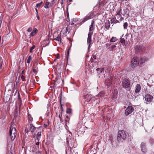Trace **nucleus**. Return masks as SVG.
<instances>
[{
  "mask_svg": "<svg viewBox=\"0 0 154 154\" xmlns=\"http://www.w3.org/2000/svg\"><path fill=\"white\" fill-rule=\"evenodd\" d=\"M130 85V82L128 79L125 78L123 79L122 82V86L124 88H128Z\"/></svg>",
  "mask_w": 154,
  "mask_h": 154,
  "instance_id": "nucleus-3",
  "label": "nucleus"
},
{
  "mask_svg": "<svg viewBox=\"0 0 154 154\" xmlns=\"http://www.w3.org/2000/svg\"><path fill=\"white\" fill-rule=\"evenodd\" d=\"M38 32V30L36 28H34L32 32L29 35V37L35 35Z\"/></svg>",
  "mask_w": 154,
  "mask_h": 154,
  "instance_id": "nucleus-16",
  "label": "nucleus"
},
{
  "mask_svg": "<svg viewBox=\"0 0 154 154\" xmlns=\"http://www.w3.org/2000/svg\"><path fill=\"white\" fill-rule=\"evenodd\" d=\"M36 145H37V146H38L39 145V142H38V141L36 142V144H35Z\"/></svg>",
  "mask_w": 154,
  "mask_h": 154,
  "instance_id": "nucleus-59",
  "label": "nucleus"
},
{
  "mask_svg": "<svg viewBox=\"0 0 154 154\" xmlns=\"http://www.w3.org/2000/svg\"><path fill=\"white\" fill-rule=\"evenodd\" d=\"M146 60L145 58L144 57H138V65L140 66H141L143 65Z\"/></svg>",
  "mask_w": 154,
  "mask_h": 154,
  "instance_id": "nucleus-7",
  "label": "nucleus"
},
{
  "mask_svg": "<svg viewBox=\"0 0 154 154\" xmlns=\"http://www.w3.org/2000/svg\"><path fill=\"white\" fill-rule=\"evenodd\" d=\"M17 93V95H18V99L20 101H21V98H20V93H19V92L18 91H17V90H16L15 92V94H14V95H15Z\"/></svg>",
  "mask_w": 154,
  "mask_h": 154,
  "instance_id": "nucleus-28",
  "label": "nucleus"
},
{
  "mask_svg": "<svg viewBox=\"0 0 154 154\" xmlns=\"http://www.w3.org/2000/svg\"><path fill=\"white\" fill-rule=\"evenodd\" d=\"M93 150H94V149H93L92 148H91V152H90L91 153V154H93V153L94 154H95L97 152L96 150H95V151L94 150L93 151Z\"/></svg>",
  "mask_w": 154,
  "mask_h": 154,
  "instance_id": "nucleus-38",
  "label": "nucleus"
},
{
  "mask_svg": "<svg viewBox=\"0 0 154 154\" xmlns=\"http://www.w3.org/2000/svg\"><path fill=\"white\" fill-rule=\"evenodd\" d=\"M66 10H67V12H66V14H67V17L66 19V20L67 21V22H70V20H69V13L68 12V5L66 7Z\"/></svg>",
  "mask_w": 154,
  "mask_h": 154,
  "instance_id": "nucleus-23",
  "label": "nucleus"
},
{
  "mask_svg": "<svg viewBox=\"0 0 154 154\" xmlns=\"http://www.w3.org/2000/svg\"><path fill=\"white\" fill-rule=\"evenodd\" d=\"M78 20V19L77 18H73L71 20V22H69V24H70L71 25H74V23L73 22H76Z\"/></svg>",
  "mask_w": 154,
  "mask_h": 154,
  "instance_id": "nucleus-25",
  "label": "nucleus"
},
{
  "mask_svg": "<svg viewBox=\"0 0 154 154\" xmlns=\"http://www.w3.org/2000/svg\"><path fill=\"white\" fill-rule=\"evenodd\" d=\"M116 40V39H110V42H115Z\"/></svg>",
  "mask_w": 154,
  "mask_h": 154,
  "instance_id": "nucleus-50",
  "label": "nucleus"
},
{
  "mask_svg": "<svg viewBox=\"0 0 154 154\" xmlns=\"http://www.w3.org/2000/svg\"><path fill=\"white\" fill-rule=\"evenodd\" d=\"M92 58L95 60L96 59L97 57L95 54H93L92 56L91 57Z\"/></svg>",
  "mask_w": 154,
  "mask_h": 154,
  "instance_id": "nucleus-48",
  "label": "nucleus"
},
{
  "mask_svg": "<svg viewBox=\"0 0 154 154\" xmlns=\"http://www.w3.org/2000/svg\"><path fill=\"white\" fill-rule=\"evenodd\" d=\"M11 95H13V93L11 94V95H10L9 94H5L4 98V100L6 102H8L10 100L11 98Z\"/></svg>",
  "mask_w": 154,
  "mask_h": 154,
  "instance_id": "nucleus-12",
  "label": "nucleus"
},
{
  "mask_svg": "<svg viewBox=\"0 0 154 154\" xmlns=\"http://www.w3.org/2000/svg\"><path fill=\"white\" fill-rule=\"evenodd\" d=\"M124 16L126 17H128L129 16V9L127 8H125L124 9Z\"/></svg>",
  "mask_w": 154,
  "mask_h": 154,
  "instance_id": "nucleus-19",
  "label": "nucleus"
},
{
  "mask_svg": "<svg viewBox=\"0 0 154 154\" xmlns=\"http://www.w3.org/2000/svg\"><path fill=\"white\" fill-rule=\"evenodd\" d=\"M18 115V111L17 110V109H16V113H15L14 115V117L15 118H16Z\"/></svg>",
  "mask_w": 154,
  "mask_h": 154,
  "instance_id": "nucleus-43",
  "label": "nucleus"
},
{
  "mask_svg": "<svg viewBox=\"0 0 154 154\" xmlns=\"http://www.w3.org/2000/svg\"><path fill=\"white\" fill-rule=\"evenodd\" d=\"M70 50V48H69L68 49V51L67 52V59H68V56L69 55V50Z\"/></svg>",
  "mask_w": 154,
  "mask_h": 154,
  "instance_id": "nucleus-45",
  "label": "nucleus"
},
{
  "mask_svg": "<svg viewBox=\"0 0 154 154\" xmlns=\"http://www.w3.org/2000/svg\"><path fill=\"white\" fill-rule=\"evenodd\" d=\"M35 11L36 12H37V14H38V10L37 9H35Z\"/></svg>",
  "mask_w": 154,
  "mask_h": 154,
  "instance_id": "nucleus-63",
  "label": "nucleus"
},
{
  "mask_svg": "<svg viewBox=\"0 0 154 154\" xmlns=\"http://www.w3.org/2000/svg\"><path fill=\"white\" fill-rule=\"evenodd\" d=\"M2 63H0V68H1V67H2Z\"/></svg>",
  "mask_w": 154,
  "mask_h": 154,
  "instance_id": "nucleus-60",
  "label": "nucleus"
},
{
  "mask_svg": "<svg viewBox=\"0 0 154 154\" xmlns=\"http://www.w3.org/2000/svg\"><path fill=\"white\" fill-rule=\"evenodd\" d=\"M132 139H133V137H132L131 136V137H130V141H131V140Z\"/></svg>",
  "mask_w": 154,
  "mask_h": 154,
  "instance_id": "nucleus-61",
  "label": "nucleus"
},
{
  "mask_svg": "<svg viewBox=\"0 0 154 154\" xmlns=\"http://www.w3.org/2000/svg\"><path fill=\"white\" fill-rule=\"evenodd\" d=\"M96 70L97 71V72L99 74L101 73H104L105 71V70L104 68H98L96 69Z\"/></svg>",
  "mask_w": 154,
  "mask_h": 154,
  "instance_id": "nucleus-21",
  "label": "nucleus"
},
{
  "mask_svg": "<svg viewBox=\"0 0 154 154\" xmlns=\"http://www.w3.org/2000/svg\"><path fill=\"white\" fill-rule=\"evenodd\" d=\"M32 59V57L31 56H29L28 57V59L27 60V63H30L31 60Z\"/></svg>",
  "mask_w": 154,
  "mask_h": 154,
  "instance_id": "nucleus-33",
  "label": "nucleus"
},
{
  "mask_svg": "<svg viewBox=\"0 0 154 154\" xmlns=\"http://www.w3.org/2000/svg\"><path fill=\"white\" fill-rule=\"evenodd\" d=\"M110 19H111L110 23H111L116 24L119 23V20H116V18L115 17Z\"/></svg>",
  "mask_w": 154,
  "mask_h": 154,
  "instance_id": "nucleus-17",
  "label": "nucleus"
},
{
  "mask_svg": "<svg viewBox=\"0 0 154 154\" xmlns=\"http://www.w3.org/2000/svg\"><path fill=\"white\" fill-rule=\"evenodd\" d=\"M66 140H67V142H66L68 144V145H69V140L68 139H67Z\"/></svg>",
  "mask_w": 154,
  "mask_h": 154,
  "instance_id": "nucleus-58",
  "label": "nucleus"
},
{
  "mask_svg": "<svg viewBox=\"0 0 154 154\" xmlns=\"http://www.w3.org/2000/svg\"><path fill=\"white\" fill-rule=\"evenodd\" d=\"M32 121V118L31 116H30L29 115V120L28 122L29 123L31 124V122Z\"/></svg>",
  "mask_w": 154,
  "mask_h": 154,
  "instance_id": "nucleus-39",
  "label": "nucleus"
},
{
  "mask_svg": "<svg viewBox=\"0 0 154 154\" xmlns=\"http://www.w3.org/2000/svg\"><path fill=\"white\" fill-rule=\"evenodd\" d=\"M93 33V32L91 31L90 32L88 33V37L87 38H91Z\"/></svg>",
  "mask_w": 154,
  "mask_h": 154,
  "instance_id": "nucleus-32",
  "label": "nucleus"
},
{
  "mask_svg": "<svg viewBox=\"0 0 154 154\" xmlns=\"http://www.w3.org/2000/svg\"><path fill=\"white\" fill-rule=\"evenodd\" d=\"M37 65H38L37 64L35 65H34L33 66V68H34V67L35 68L37 69H38Z\"/></svg>",
  "mask_w": 154,
  "mask_h": 154,
  "instance_id": "nucleus-51",
  "label": "nucleus"
},
{
  "mask_svg": "<svg viewBox=\"0 0 154 154\" xmlns=\"http://www.w3.org/2000/svg\"><path fill=\"white\" fill-rule=\"evenodd\" d=\"M36 70L37 69H36L34 68L33 69V72L34 73H35L37 72Z\"/></svg>",
  "mask_w": 154,
  "mask_h": 154,
  "instance_id": "nucleus-52",
  "label": "nucleus"
},
{
  "mask_svg": "<svg viewBox=\"0 0 154 154\" xmlns=\"http://www.w3.org/2000/svg\"><path fill=\"white\" fill-rule=\"evenodd\" d=\"M94 59L93 58H92V57H91L90 61L91 62H92L94 61Z\"/></svg>",
  "mask_w": 154,
  "mask_h": 154,
  "instance_id": "nucleus-57",
  "label": "nucleus"
},
{
  "mask_svg": "<svg viewBox=\"0 0 154 154\" xmlns=\"http://www.w3.org/2000/svg\"><path fill=\"white\" fill-rule=\"evenodd\" d=\"M127 137V134L124 131H119L117 140L119 141L123 142Z\"/></svg>",
  "mask_w": 154,
  "mask_h": 154,
  "instance_id": "nucleus-2",
  "label": "nucleus"
},
{
  "mask_svg": "<svg viewBox=\"0 0 154 154\" xmlns=\"http://www.w3.org/2000/svg\"><path fill=\"white\" fill-rule=\"evenodd\" d=\"M66 118L67 119H69V116H66Z\"/></svg>",
  "mask_w": 154,
  "mask_h": 154,
  "instance_id": "nucleus-64",
  "label": "nucleus"
},
{
  "mask_svg": "<svg viewBox=\"0 0 154 154\" xmlns=\"http://www.w3.org/2000/svg\"><path fill=\"white\" fill-rule=\"evenodd\" d=\"M110 27V22L109 20L108 22H106L105 23V27L106 29H107V30L109 29Z\"/></svg>",
  "mask_w": 154,
  "mask_h": 154,
  "instance_id": "nucleus-22",
  "label": "nucleus"
},
{
  "mask_svg": "<svg viewBox=\"0 0 154 154\" xmlns=\"http://www.w3.org/2000/svg\"><path fill=\"white\" fill-rule=\"evenodd\" d=\"M32 30V27H30L28 29L27 31L29 32H31Z\"/></svg>",
  "mask_w": 154,
  "mask_h": 154,
  "instance_id": "nucleus-44",
  "label": "nucleus"
},
{
  "mask_svg": "<svg viewBox=\"0 0 154 154\" xmlns=\"http://www.w3.org/2000/svg\"><path fill=\"white\" fill-rule=\"evenodd\" d=\"M120 42L123 45H125V39H120Z\"/></svg>",
  "mask_w": 154,
  "mask_h": 154,
  "instance_id": "nucleus-34",
  "label": "nucleus"
},
{
  "mask_svg": "<svg viewBox=\"0 0 154 154\" xmlns=\"http://www.w3.org/2000/svg\"><path fill=\"white\" fill-rule=\"evenodd\" d=\"M141 87L140 85L137 84L136 86V89L135 90V92L136 93H138L140 91Z\"/></svg>",
  "mask_w": 154,
  "mask_h": 154,
  "instance_id": "nucleus-18",
  "label": "nucleus"
},
{
  "mask_svg": "<svg viewBox=\"0 0 154 154\" xmlns=\"http://www.w3.org/2000/svg\"><path fill=\"white\" fill-rule=\"evenodd\" d=\"M117 11L118 12H117V13L116 14V16L118 19L119 20H121V19L122 18V17L121 16V8L118 9Z\"/></svg>",
  "mask_w": 154,
  "mask_h": 154,
  "instance_id": "nucleus-14",
  "label": "nucleus"
},
{
  "mask_svg": "<svg viewBox=\"0 0 154 154\" xmlns=\"http://www.w3.org/2000/svg\"><path fill=\"white\" fill-rule=\"evenodd\" d=\"M56 58L57 59H59L60 58V57L59 56H58Z\"/></svg>",
  "mask_w": 154,
  "mask_h": 154,
  "instance_id": "nucleus-62",
  "label": "nucleus"
},
{
  "mask_svg": "<svg viewBox=\"0 0 154 154\" xmlns=\"http://www.w3.org/2000/svg\"><path fill=\"white\" fill-rule=\"evenodd\" d=\"M87 44L88 45V49L89 50L91 44V39H88Z\"/></svg>",
  "mask_w": 154,
  "mask_h": 154,
  "instance_id": "nucleus-27",
  "label": "nucleus"
},
{
  "mask_svg": "<svg viewBox=\"0 0 154 154\" xmlns=\"http://www.w3.org/2000/svg\"><path fill=\"white\" fill-rule=\"evenodd\" d=\"M29 128L27 126V125H26V127L25 130V131L26 133H28L29 131V130L28 129Z\"/></svg>",
  "mask_w": 154,
  "mask_h": 154,
  "instance_id": "nucleus-41",
  "label": "nucleus"
},
{
  "mask_svg": "<svg viewBox=\"0 0 154 154\" xmlns=\"http://www.w3.org/2000/svg\"><path fill=\"white\" fill-rule=\"evenodd\" d=\"M116 47L115 45H109V47L108 48V49L110 51H112L113 49Z\"/></svg>",
  "mask_w": 154,
  "mask_h": 154,
  "instance_id": "nucleus-29",
  "label": "nucleus"
},
{
  "mask_svg": "<svg viewBox=\"0 0 154 154\" xmlns=\"http://www.w3.org/2000/svg\"><path fill=\"white\" fill-rule=\"evenodd\" d=\"M21 79L23 81H25V77L24 75H22L21 76Z\"/></svg>",
  "mask_w": 154,
  "mask_h": 154,
  "instance_id": "nucleus-49",
  "label": "nucleus"
},
{
  "mask_svg": "<svg viewBox=\"0 0 154 154\" xmlns=\"http://www.w3.org/2000/svg\"><path fill=\"white\" fill-rule=\"evenodd\" d=\"M91 95H88L86 97L87 98L88 97L89 100H87V102H89L91 100Z\"/></svg>",
  "mask_w": 154,
  "mask_h": 154,
  "instance_id": "nucleus-42",
  "label": "nucleus"
},
{
  "mask_svg": "<svg viewBox=\"0 0 154 154\" xmlns=\"http://www.w3.org/2000/svg\"><path fill=\"white\" fill-rule=\"evenodd\" d=\"M112 77L110 75L108 76V78L106 79L105 84L108 87H109L112 84Z\"/></svg>",
  "mask_w": 154,
  "mask_h": 154,
  "instance_id": "nucleus-6",
  "label": "nucleus"
},
{
  "mask_svg": "<svg viewBox=\"0 0 154 154\" xmlns=\"http://www.w3.org/2000/svg\"><path fill=\"white\" fill-rule=\"evenodd\" d=\"M106 48L108 49V48H109V44H106Z\"/></svg>",
  "mask_w": 154,
  "mask_h": 154,
  "instance_id": "nucleus-54",
  "label": "nucleus"
},
{
  "mask_svg": "<svg viewBox=\"0 0 154 154\" xmlns=\"http://www.w3.org/2000/svg\"><path fill=\"white\" fill-rule=\"evenodd\" d=\"M72 112V109H71L68 108L67 109L66 112L67 114H70Z\"/></svg>",
  "mask_w": 154,
  "mask_h": 154,
  "instance_id": "nucleus-35",
  "label": "nucleus"
},
{
  "mask_svg": "<svg viewBox=\"0 0 154 154\" xmlns=\"http://www.w3.org/2000/svg\"><path fill=\"white\" fill-rule=\"evenodd\" d=\"M48 126V125H47V124H44V127L45 128H47V127Z\"/></svg>",
  "mask_w": 154,
  "mask_h": 154,
  "instance_id": "nucleus-55",
  "label": "nucleus"
},
{
  "mask_svg": "<svg viewBox=\"0 0 154 154\" xmlns=\"http://www.w3.org/2000/svg\"><path fill=\"white\" fill-rule=\"evenodd\" d=\"M41 131L38 132L37 134L36 135V138L37 140L39 141L41 138Z\"/></svg>",
  "mask_w": 154,
  "mask_h": 154,
  "instance_id": "nucleus-24",
  "label": "nucleus"
},
{
  "mask_svg": "<svg viewBox=\"0 0 154 154\" xmlns=\"http://www.w3.org/2000/svg\"><path fill=\"white\" fill-rule=\"evenodd\" d=\"M63 0H61V1H60V4H61V5H62L63 4Z\"/></svg>",
  "mask_w": 154,
  "mask_h": 154,
  "instance_id": "nucleus-56",
  "label": "nucleus"
},
{
  "mask_svg": "<svg viewBox=\"0 0 154 154\" xmlns=\"http://www.w3.org/2000/svg\"><path fill=\"white\" fill-rule=\"evenodd\" d=\"M94 14L93 12H90L82 19V22L84 23L86 21L93 18Z\"/></svg>",
  "mask_w": 154,
  "mask_h": 154,
  "instance_id": "nucleus-4",
  "label": "nucleus"
},
{
  "mask_svg": "<svg viewBox=\"0 0 154 154\" xmlns=\"http://www.w3.org/2000/svg\"><path fill=\"white\" fill-rule=\"evenodd\" d=\"M144 49V47L143 46L137 45L135 47V51L137 53H140L143 51Z\"/></svg>",
  "mask_w": 154,
  "mask_h": 154,
  "instance_id": "nucleus-9",
  "label": "nucleus"
},
{
  "mask_svg": "<svg viewBox=\"0 0 154 154\" xmlns=\"http://www.w3.org/2000/svg\"><path fill=\"white\" fill-rule=\"evenodd\" d=\"M13 122H11L10 126V135L11 136L12 141H13L15 139L16 136V130L14 126Z\"/></svg>",
  "mask_w": 154,
  "mask_h": 154,
  "instance_id": "nucleus-1",
  "label": "nucleus"
},
{
  "mask_svg": "<svg viewBox=\"0 0 154 154\" xmlns=\"http://www.w3.org/2000/svg\"><path fill=\"white\" fill-rule=\"evenodd\" d=\"M94 20H93L91 21V25L89 27V31L91 32L94 29Z\"/></svg>",
  "mask_w": 154,
  "mask_h": 154,
  "instance_id": "nucleus-20",
  "label": "nucleus"
},
{
  "mask_svg": "<svg viewBox=\"0 0 154 154\" xmlns=\"http://www.w3.org/2000/svg\"><path fill=\"white\" fill-rule=\"evenodd\" d=\"M145 98L146 101L151 102L152 100L153 97L149 94H147L145 95Z\"/></svg>",
  "mask_w": 154,
  "mask_h": 154,
  "instance_id": "nucleus-13",
  "label": "nucleus"
},
{
  "mask_svg": "<svg viewBox=\"0 0 154 154\" xmlns=\"http://www.w3.org/2000/svg\"><path fill=\"white\" fill-rule=\"evenodd\" d=\"M128 23L127 22H125L123 24V28L124 29H127V27L128 26Z\"/></svg>",
  "mask_w": 154,
  "mask_h": 154,
  "instance_id": "nucleus-31",
  "label": "nucleus"
},
{
  "mask_svg": "<svg viewBox=\"0 0 154 154\" xmlns=\"http://www.w3.org/2000/svg\"><path fill=\"white\" fill-rule=\"evenodd\" d=\"M105 72L106 73H109L111 70V68L109 67H106L104 68Z\"/></svg>",
  "mask_w": 154,
  "mask_h": 154,
  "instance_id": "nucleus-30",
  "label": "nucleus"
},
{
  "mask_svg": "<svg viewBox=\"0 0 154 154\" xmlns=\"http://www.w3.org/2000/svg\"><path fill=\"white\" fill-rule=\"evenodd\" d=\"M146 143L145 142H142L140 144V148L141 151L144 153L147 152V149L146 147Z\"/></svg>",
  "mask_w": 154,
  "mask_h": 154,
  "instance_id": "nucleus-10",
  "label": "nucleus"
},
{
  "mask_svg": "<svg viewBox=\"0 0 154 154\" xmlns=\"http://www.w3.org/2000/svg\"><path fill=\"white\" fill-rule=\"evenodd\" d=\"M53 41L57 44H60L61 43V39H53Z\"/></svg>",
  "mask_w": 154,
  "mask_h": 154,
  "instance_id": "nucleus-26",
  "label": "nucleus"
},
{
  "mask_svg": "<svg viewBox=\"0 0 154 154\" xmlns=\"http://www.w3.org/2000/svg\"><path fill=\"white\" fill-rule=\"evenodd\" d=\"M36 17H37V18L38 20H39L40 19V17H39L38 14H36Z\"/></svg>",
  "mask_w": 154,
  "mask_h": 154,
  "instance_id": "nucleus-53",
  "label": "nucleus"
},
{
  "mask_svg": "<svg viewBox=\"0 0 154 154\" xmlns=\"http://www.w3.org/2000/svg\"><path fill=\"white\" fill-rule=\"evenodd\" d=\"M42 3H43V2H41L40 3L37 4L36 5V7L37 8H38V7H40V6H41V5L42 4Z\"/></svg>",
  "mask_w": 154,
  "mask_h": 154,
  "instance_id": "nucleus-40",
  "label": "nucleus"
},
{
  "mask_svg": "<svg viewBox=\"0 0 154 154\" xmlns=\"http://www.w3.org/2000/svg\"><path fill=\"white\" fill-rule=\"evenodd\" d=\"M134 111V108L131 106H129L126 109L125 112V114L128 116L131 114Z\"/></svg>",
  "mask_w": 154,
  "mask_h": 154,
  "instance_id": "nucleus-8",
  "label": "nucleus"
},
{
  "mask_svg": "<svg viewBox=\"0 0 154 154\" xmlns=\"http://www.w3.org/2000/svg\"><path fill=\"white\" fill-rule=\"evenodd\" d=\"M27 126L29 128L30 131L32 133L34 132L36 129V128L33 126L32 124H27Z\"/></svg>",
  "mask_w": 154,
  "mask_h": 154,
  "instance_id": "nucleus-15",
  "label": "nucleus"
},
{
  "mask_svg": "<svg viewBox=\"0 0 154 154\" xmlns=\"http://www.w3.org/2000/svg\"><path fill=\"white\" fill-rule=\"evenodd\" d=\"M35 47V45H33V46L30 48L29 52L30 53H32L33 52V50L34 49Z\"/></svg>",
  "mask_w": 154,
  "mask_h": 154,
  "instance_id": "nucleus-37",
  "label": "nucleus"
},
{
  "mask_svg": "<svg viewBox=\"0 0 154 154\" xmlns=\"http://www.w3.org/2000/svg\"><path fill=\"white\" fill-rule=\"evenodd\" d=\"M138 65V57H134L132 60L131 63V66L132 67H135Z\"/></svg>",
  "mask_w": 154,
  "mask_h": 154,
  "instance_id": "nucleus-5",
  "label": "nucleus"
},
{
  "mask_svg": "<svg viewBox=\"0 0 154 154\" xmlns=\"http://www.w3.org/2000/svg\"><path fill=\"white\" fill-rule=\"evenodd\" d=\"M84 128V126L83 127V128H82V127H80L79 129V131H81V132H84V131H83V129H83V128Z\"/></svg>",
  "mask_w": 154,
  "mask_h": 154,
  "instance_id": "nucleus-47",
  "label": "nucleus"
},
{
  "mask_svg": "<svg viewBox=\"0 0 154 154\" xmlns=\"http://www.w3.org/2000/svg\"><path fill=\"white\" fill-rule=\"evenodd\" d=\"M57 0H52L51 2V4H52V5H53L56 2Z\"/></svg>",
  "mask_w": 154,
  "mask_h": 154,
  "instance_id": "nucleus-46",
  "label": "nucleus"
},
{
  "mask_svg": "<svg viewBox=\"0 0 154 154\" xmlns=\"http://www.w3.org/2000/svg\"><path fill=\"white\" fill-rule=\"evenodd\" d=\"M50 2H47L45 3V5L44 6V8H48V5H49Z\"/></svg>",
  "mask_w": 154,
  "mask_h": 154,
  "instance_id": "nucleus-36",
  "label": "nucleus"
},
{
  "mask_svg": "<svg viewBox=\"0 0 154 154\" xmlns=\"http://www.w3.org/2000/svg\"><path fill=\"white\" fill-rule=\"evenodd\" d=\"M15 85V84L14 83L10 82L6 85L5 88L8 89V91L11 90L14 87Z\"/></svg>",
  "mask_w": 154,
  "mask_h": 154,
  "instance_id": "nucleus-11",
  "label": "nucleus"
}]
</instances>
